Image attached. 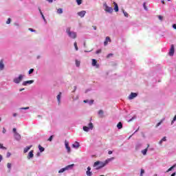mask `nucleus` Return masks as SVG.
Listing matches in <instances>:
<instances>
[{
    "label": "nucleus",
    "instance_id": "aec40b11",
    "mask_svg": "<svg viewBox=\"0 0 176 176\" xmlns=\"http://www.w3.org/2000/svg\"><path fill=\"white\" fill-rule=\"evenodd\" d=\"M32 147V146H30L25 148L23 149V153H27V152H28V151H30V149H31Z\"/></svg>",
    "mask_w": 176,
    "mask_h": 176
},
{
    "label": "nucleus",
    "instance_id": "423d86ee",
    "mask_svg": "<svg viewBox=\"0 0 176 176\" xmlns=\"http://www.w3.org/2000/svg\"><path fill=\"white\" fill-rule=\"evenodd\" d=\"M174 52H175L174 45L172 44L170 45V51L168 52L169 56H174Z\"/></svg>",
    "mask_w": 176,
    "mask_h": 176
},
{
    "label": "nucleus",
    "instance_id": "338daca9",
    "mask_svg": "<svg viewBox=\"0 0 176 176\" xmlns=\"http://www.w3.org/2000/svg\"><path fill=\"white\" fill-rule=\"evenodd\" d=\"M38 12H40V14H41V12H42V10H41L40 8H38Z\"/></svg>",
    "mask_w": 176,
    "mask_h": 176
},
{
    "label": "nucleus",
    "instance_id": "5fc2aeb1",
    "mask_svg": "<svg viewBox=\"0 0 176 176\" xmlns=\"http://www.w3.org/2000/svg\"><path fill=\"white\" fill-rule=\"evenodd\" d=\"M108 154H109V155H112V151H109L108 152Z\"/></svg>",
    "mask_w": 176,
    "mask_h": 176
},
{
    "label": "nucleus",
    "instance_id": "39448f33",
    "mask_svg": "<svg viewBox=\"0 0 176 176\" xmlns=\"http://www.w3.org/2000/svg\"><path fill=\"white\" fill-rule=\"evenodd\" d=\"M93 123L92 122H90L89 124V126H83V130L84 131H89V130H93Z\"/></svg>",
    "mask_w": 176,
    "mask_h": 176
},
{
    "label": "nucleus",
    "instance_id": "de8ad7c7",
    "mask_svg": "<svg viewBox=\"0 0 176 176\" xmlns=\"http://www.w3.org/2000/svg\"><path fill=\"white\" fill-rule=\"evenodd\" d=\"M100 53H101V50H98L96 51V54H100Z\"/></svg>",
    "mask_w": 176,
    "mask_h": 176
},
{
    "label": "nucleus",
    "instance_id": "774afa93",
    "mask_svg": "<svg viewBox=\"0 0 176 176\" xmlns=\"http://www.w3.org/2000/svg\"><path fill=\"white\" fill-rule=\"evenodd\" d=\"M0 122H2V118H1V117H0Z\"/></svg>",
    "mask_w": 176,
    "mask_h": 176
},
{
    "label": "nucleus",
    "instance_id": "473e14b6",
    "mask_svg": "<svg viewBox=\"0 0 176 176\" xmlns=\"http://www.w3.org/2000/svg\"><path fill=\"white\" fill-rule=\"evenodd\" d=\"M41 17H43V19L44 20V21H46V19L45 18V16L43 15V13L42 12H41Z\"/></svg>",
    "mask_w": 176,
    "mask_h": 176
},
{
    "label": "nucleus",
    "instance_id": "6e6d98bb",
    "mask_svg": "<svg viewBox=\"0 0 176 176\" xmlns=\"http://www.w3.org/2000/svg\"><path fill=\"white\" fill-rule=\"evenodd\" d=\"M47 2H50V3H52L53 2V0H47Z\"/></svg>",
    "mask_w": 176,
    "mask_h": 176
},
{
    "label": "nucleus",
    "instance_id": "0e129e2a",
    "mask_svg": "<svg viewBox=\"0 0 176 176\" xmlns=\"http://www.w3.org/2000/svg\"><path fill=\"white\" fill-rule=\"evenodd\" d=\"M24 90V88L19 89V91H23Z\"/></svg>",
    "mask_w": 176,
    "mask_h": 176
},
{
    "label": "nucleus",
    "instance_id": "9d476101",
    "mask_svg": "<svg viewBox=\"0 0 176 176\" xmlns=\"http://www.w3.org/2000/svg\"><path fill=\"white\" fill-rule=\"evenodd\" d=\"M138 94L137 93H131V94L129 96V100H133V98H135L137 97Z\"/></svg>",
    "mask_w": 176,
    "mask_h": 176
},
{
    "label": "nucleus",
    "instance_id": "7ed1b4c3",
    "mask_svg": "<svg viewBox=\"0 0 176 176\" xmlns=\"http://www.w3.org/2000/svg\"><path fill=\"white\" fill-rule=\"evenodd\" d=\"M74 164L68 165L66 167L59 170L58 173H64V171H67V170H69V168H72V167H74Z\"/></svg>",
    "mask_w": 176,
    "mask_h": 176
},
{
    "label": "nucleus",
    "instance_id": "dca6fc26",
    "mask_svg": "<svg viewBox=\"0 0 176 176\" xmlns=\"http://www.w3.org/2000/svg\"><path fill=\"white\" fill-rule=\"evenodd\" d=\"M34 157V150H32L29 154H28V159H31Z\"/></svg>",
    "mask_w": 176,
    "mask_h": 176
},
{
    "label": "nucleus",
    "instance_id": "9b49d317",
    "mask_svg": "<svg viewBox=\"0 0 176 176\" xmlns=\"http://www.w3.org/2000/svg\"><path fill=\"white\" fill-rule=\"evenodd\" d=\"M79 146H80V144L78 142H75L74 144H72V148H74L75 149L79 148Z\"/></svg>",
    "mask_w": 176,
    "mask_h": 176
},
{
    "label": "nucleus",
    "instance_id": "3c124183",
    "mask_svg": "<svg viewBox=\"0 0 176 176\" xmlns=\"http://www.w3.org/2000/svg\"><path fill=\"white\" fill-rule=\"evenodd\" d=\"M162 141L164 142V141H166V137H164L162 139Z\"/></svg>",
    "mask_w": 176,
    "mask_h": 176
},
{
    "label": "nucleus",
    "instance_id": "4be33fe9",
    "mask_svg": "<svg viewBox=\"0 0 176 176\" xmlns=\"http://www.w3.org/2000/svg\"><path fill=\"white\" fill-rule=\"evenodd\" d=\"M176 167V164L173 165V166H171L170 168H169L167 170L166 173H170V171H171L173 168H175Z\"/></svg>",
    "mask_w": 176,
    "mask_h": 176
},
{
    "label": "nucleus",
    "instance_id": "e433bc0d",
    "mask_svg": "<svg viewBox=\"0 0 176 176\" xmlns=\"http://www.w3.org/2000/svg\"><path fill=\"white\" fill-rule=\"evenodd\" d=\"M10 21H12V19H10V18H9L7 21H6V24H10Z\"/></svg>",
    "mask_w": 176,
    "mask_h": 176
},
{
    "label": "nucleus",
    "instance_id": "7c9ffc66",
    "mask_svg": "<svg viewBox=\"0 0 176 176\" xmlns=\"http://www.w3.org/2000/svg\"><path fill=\"white\" fill-rule=\"evenodd\" d=\"M77 2V5H82V0H76Z\"/></svg>",
    "mask_w": 176,
    "mask_h": 176
},
{
    "label": "nucleus",
    "instance_id": "a19ab883",
    "mask_svg": "<svg viewBox=\"0 0 176 176\" xmlns=\"http://www.w3.org/2000/svg\"><path fill=\"white\" fill-rule=\"evenodd\" d=\"M12 154L10 153V152H8L7 153V157H10V155H11Z\"/></svg>",
    "mask_w": 176,
    "mask_h": 176
},
{
    "label": "nucleus",
    "instance_id": "c85d7f7f",
    "mask_svg": "<svg viewBox=\"0 0 176 176\" xmlns=\"http://www.w3.org/2000/svg\"><path fill=\"white\" fill-rule=\"evenodd\" d=\"M74 47L76 49V51L78 50V43L76 42L74 43Z\"/></svg>",
    "mask_w": 176,
    "mask_h": 176
},
{
    "label": "nucleus",
    "instance_id": "6e6552de",
    "mask_svg": "<svg viewBox=\"0 0 176 176\" xmlns=\"http://www.w3.org/2000/svg\"><path fill=\"white\" fill-rule=\"evenodd\" d=\"M86 174L87 176L93 175V173L91 172V168L90 166L87 167Z\"/></svg>",
    "mask_w": 176,
    "mask_h": 176
},
{
    "label": "nucleus",
    "instance_id": "1a4fd4ad",
    "mask_svg": "<svg viewBox=\"0 0 176 176\" xmlns=\"http://www.w3.org/2000/svg\"><path fill=\"white\" fill-rule=\"evenodd\" d=\"M32 83H34V80H32L24 81L23 82V86H27V85H32Z\"/></svg>",
    "mask_w": 176,
    "mask_h": 176
},
{
    "label": "nucleus",
    "instance_id": "49530a36",
    "mask_svg": "<svg viewBox=\"0 0 176 176\" xmlns=\"http://www.w3.org/2000/svg\"><path fill=\"white\" fill-rule=\"evenodd\" d=\"M21 109H30L29 107L21 108Z\"/></svg>",
    "mask_w": 176,
    "mask_h": 176
},
{
    "label": "nucleus",
    "instance_id": "79ce46f5",
    "mask_svg": "<svg viewBox=\"0 0 176 176\" xmlns=\"http://www.w3.org/2000/svg\"><path fill=\"white\" fill-rule=\"evenodd\" d=\"M162 122H163V121H161V122H158V123L157 124V125H156V127H159V126H160V124H162Z\"/></svg>",
    "mask_w": 176,
    "mask_h": 176
},
{
    "label": "nucleus",
    "instance_id": "603ef678",
    "mask_svg": "<svg viewBox=\"0 0 176 176\" xmlns=\"http://www.w3.org/2000/svg\"><path fill=\"white\" fill-rule=\"evenodd\" d=\"M2 159H3V157H2L1 155L0 154V163H1V162H2Z\"/></svg>",
    "mask_w": 176,
    "mask_h": 176
},
{
    "label": "nucleus",
    "instance_id": "c9c22d12",
    "mask_svg": "<svg viewBox=\"0 0 176 176\" xmlns=\"http://www.w3.org/2000/svg\"><path fill=\"white\" fill-rule=\"evenodd\" d=\"M123 13H124V15L125 16V17H129V14L126 12L123 11Z\"/></svg>",
    "mask_w": 176,
    "mask_h": 176
},
{
    "label": "nucleus",
    "instance_id": "8fccbe9b",
    "mask_svg": "<svg viewBox=\"0 0 176 176\" xmlns=\"http://www.w3.org/2000/svg\"><path fill=\"white\" fill-rule=\"evenodd\" d=\"M3 134H5L6 133V129H5V128L3 129Z\"/></svg>",
    "mask_w": 176,
    "mask_h": 176
},
{
    "label": "nucleus",
    "instance_id": "cd10ccee",
    "mask_svg": "<svg viewBox=\"0 0 176 176\" xmlns=\"http://www.w3.org/2000/svg\"><path fill=\"white\" fill-rule=\"evenodd\" d=\"M76 67H79L80 65V61L76 60Z\"/></svg>",
    "mask_w": 176,
    "mask_h": 176
},
{
    "label": "nucleus",
    "instance_id": "a211bd4d",
    "mask_svg": "<svg viewBox=\"0 0 176 176\" xmlns=\"http://www.w3.org/2000/svg\"><path fill=\"white\" fill-rule=\"evenodd\" d=\"M14 138H16V140H21V135H20V134H19V133H16L14 135Z\"/></svg>",
    "mask_w": 176,
    "mask_h": 176
},
{
    "label": "nucleus",
    "instance_id": "c03bdc74",
    "mask_svg": "<svg viewBox=\"0 0 176 176\" xmlns=\"http://www.w3.org/2000/svg\"><path fill=\"white\" fill-rule=\"evenodd\" d=\"M94 102V100H91L89 101V104L91 105V104H93Z\"/></svg>",
    "mask_w": 176,
    "mask_h": 176
},
{
    "label": "nucleus",
    "instance_id": "f3484780",
    "mask_svg": "<svg viewBox=\"0 0 176 176\" xmlns=\"http://www.w3.org/2000/svg\"><path fill=\"white\" fill-rule=\"evenodd\" d=\"M92 65L93 67H96V68H98V65H97V60L96 59H92Z\"/></svg>",
    "mask_w": 176,
    "mask_h": 176
},
{
    "label": "nucleus",
    "instance_id": "09e8293b",
    "mask_svg": "<svg viewBox=\"0 0 176 176\" xmlns=\"http://www.w3.org/2000/svg\"><path fill=\"white\" fill-rule=\"evenodd\" d=\"M173 28H174V30H176V24L173 25Z\"/></svg>",
    "mask_w": 176,
    "mask_h": 176
},
{
    "label": "nucleus",
    "instance_id": "393cba45",
    "mask_svg": "<svg viewBox=\"0 0 176 176\" xmlns=\"http://www.w3.org/2000/svg\"><path fill=\"white\" fill-rule=\"evenodd\" d=\"M57 13H58V14H63V10L61 8L58 9L57 10Z\"/></svg>",
    "mask_w": 176,
    "mask_h": 176
},
{
    "label": "nucleus",
    "instance_id": "ea45409f",
    "mask_svg": "<svg viewBox=\"0 0 176 176\" xmlns=\"http://www.w3.org/2000/svg\"><path fill=\"white\" fill-rule=\"evenodd\" d=\"M48 141L52 142L53 141V135H51L50 138L48 139Z\"/></svg>",
    "mask_w": 176,
    "mask_h": 176
},
{
    "label": "nucleus",
    "instance_id": "412c9836",
    "mask_svg": "<svg viewBox=\"0 0 176 176\" xmlns=\"http://www.w3.org/2000/svg\"><path fill=\"white\" fill-rule=\"evenodd\" d=\"M117 127L119 130H120V129H123V124H122L120 122H118V124H117Z\"/></svg>",
    "mask_w": 176,
    "mask_h": 176
},
{
    "label": "nucleus",
    "instance_id": "4468645a",
    "mask_svg": "<svg viewBox=\"0 0 176 176\" xmlns=\"http://www.w3.org/2000/svg\"><path fill=\"white\" fill-rule=\"evenodd\" d=\"M3 68H5V65L3 64V60H0V71L3 70Z\"/></svg>",
    "mask_w": 176,
    "mask_h": 176
},
{
    "label": "nucleus",
    "instance_id": "72a5a7b5",
    "mask_svg": "<svg viewBox=\"0 0 176 176\" xmlns=\"http://www.w3.org/2000/svg\"><path fill=\"white\" fill-rule=\"evenodd\" d=\"M144 173H145V170L144 169H141L140 176H143Z\"/></svg>",
    "mask_w": 176,
    "mask_h": 176
},
{
    "label": "nucleus",
    "instance_id": "58836bf2",
    "mask_svg": "<svg viewBox=\"0 0 176 176\" xmlns=\"http://www.w3.org/2000/svg\"><path fill=\"white\" fill-rule=\"evenodd\" d=\"M158 19L159 20H160L161 21H163V16L162 15H159L158 16Z\"/></svg>",
    "mask_w": 176,
    "mask_h": 176
},
{
    "label": "nucleus",
    "instance_id": "bb28decb",
    "mask_svg": "<svg viewBox=\"0 0 176 176\" xmlns=\"http://www.w3.org/2000/svg\"><path fill=\"white\" fill-rule=\"evenodd\" d=\"M146 152H148V148H145L143 151H142V153L143 155H146Z\"/></svg>",
    "mask_w": 176,
    "mask_h": 176
},
{
    "label": "nucleus",
    "instance_id": "2f4dec72",
    "mask_svg": "<svg viewBox=\"0 0 176 176\" xmlns=\"http://www.w3.org/2000/svg\"><path fill=\"white\" fill-rule=\"evenodd\" d=\"M0 149H6V147L3 146V144L0 143Z\"/></svg>",
    "mask_w": 176,
    "mask_h": 176
},
{
    "label": "nucleus",
    "instance_id": "680f3d73",
    "mask_svg": "<svg viewBox=\"0 0 176 176\" xmlns=\"http://www.w3.org/2000/svg\"><path fill=\"white\" fill-rule=\"evenodd\" d=\"M170 176H175V173H173Z\"/></svg>",
    "mask_w": 176,
    "mask_h": 176
},
{
    "label": "nucleus",
    "instance_id": "f8f14e48",
    "mask_svg": "<svg viewBox=\"0 0 176 176\" xmlns=\"http://www.w3.org/2000/svg\"><path fill=\"white\" fill-rule=\"evenodd\" d=\"M77 14L80 16V17H85V15L86 14V11L82 10L81 12H78Z\"/></svg>",
    "mask_w": 176,
    "mask_h": 176
},
{
    "label": "nucleus",
    "instance_id": "f257e3e1",
    "mask_svg": "<svg viewBox=\"0 0 176 176\" xmlns=\"http://www.w3.org/2000/svg\"><path fill=\"white\" fill-rule=\"evenodd\" d=\"M108 164V161H105L104 162L97 161L94 162V167H96V170H100V168H102V167H105Z\"/></svg>",
    "mask_w": 176,
    "mask_h": 176
},
{
    "label": "nucleus",
    "instance_id": "69168bd1",
    "mask_svg": "<svg viewBox=\"0 0 176 176\" xmlns=\"http://www.w3.org/2000/svg\"><path fill=\"white\" fill-rule=\"evenodd\" d=\"M161 2L163 3V5H164V0H162Z\"/></svg>",
    "mask_w": 176,
    "mask_h": 176
},
{
    "label": "nucleus",
    "instance_id": "f03ea898",
    "mask_svg": "<svg viewBox=\"0 0 176 176\" xmlns=\"http://www.w3.org/2000/svg\"><path fill=\"white\" fill-rule=\"evenodd\" d=\"M66 32L69 36V38H72V39L76 38V33L71 31V28H67L66 30Z\"/></svg>",
    "mask_w": 176,
    "mask_h": 176
},
{
    "label": "nucleus",
    "instance_id": "bf43d9fd",
    "mask_svg": "<svg viewBox=\"0 0 176 176\" xmlns=\"http://www.w3.org/2000/svg\"><path fill=\"white\" fill-rule=\"evenodd\" d=\"M88 102H89L88 100H84V102H85V103H87Z\"/></svg>",
    "mask_w": 176,
    "mask_h": 176
},
{
    "label": "nucleus",
    "instance_id": "a878e982",
    "mask_svg": "<svg viewBox=\"0 0 176 176\" xmlns=\"http://www.w3.org/2000/svg\"><path fill=\"white\" fill-rule=\"evenodd\" d=\"M98 115H101V118H102V115H104V111L102 110H99L98 111Z\"/></svg>",
    "mask_w": 176,
    "mask_h": 176
},
{
    "label": "nucleus",
    "instance_id": "13d9d810",
    "mask_svg": "<svg viewBox=\"0 0 176 176\" xmlns=\"http://www.w3.org/2000/svg\"><path fill=\"white\" fill-rule=\"evenodd\" d=\"M93 27V28H94V30H97V26H92Z\"/></svg>",
    "mask_w": 176,
    "mask_h": 176
},
{
    "label": "nucleus",
    "instance_id": "f704fd0d",
    "mask_svg": "<svg viewBox=\"0 0 176 176\" xmlns=\"http://www.w3.org/2000/svg\"><path fill=\"white\" fill-rule=\"evenodd\" d=\"M7 167H8V168H12V164H10V163H8L7 164Z\"/></svg>",
    "mask_w": 176,
    "mask_h": 176
},
{
    "label": "nucleus",
    "instance_id": "052dcab7",
    "mask_svg": "<svg viewBox=\"0 0 176 176\" xmlns=\"http://www.w3.org/2000/svg\"><path fill=\"white\" fill-rule=\"evenodd\" d=\"M13 116H14V117L17 116V113H14L13 114Z\"/></svg>",
    "mask_w": 176,
    "mask_h": 176
},
{
    "label": "nucleus",
    "instance_id": "2eb2a0df",
    "mask_svg": "<svg viewBox=\"0 0 176 176\" xmlns=\"http://www.w3.org/2000/svg\"><path fill=\"white\" fill-rule=\"evenodd\" d=\"M108 42H111V38H109V36L106 37V39L104 42V46H107V45H108Z\"/></svg>",
    "mask_w": 176,
    "mask_h": 176
},
{
    "label": "nucleus",
    "instance_id": "0eeeda50",
    "mask_svg": "<svg viewBox=\"0 0 176 176\" xmlns=\"http://www.w3.org/2000/svg\"><path fill=\"white\" fill-rule=\"evenodd\" d=\"M65 146L66 149L67 150V153H71V147L69 146V144L67 140L65 141Z\"/></svg>",
    "mask_w": 176,
    "mask_h": 176
},
{
    "label": "nucleus",
    "instance_id": "ddd939ff",
    "mask_svg": "<svg viewBox=\"0 0 176 176\" xmlns=\"http://www.w3.org/2000/svg\"><path fill=\"white\" fill-rule=\"evenodd\" d=\"M105 11L108 12V13H112V12H113V8L107 6Z\"/></svg>",
    "mask_w": 176,
    "mask_h": 176
},
{
    "label": "nucleus",
    "instance_id": "20e7f679",
    "mask_svg": "<svg viewBox=\"0 0 176 176\" xmlns=\"http://www.w3.org/2000/svg\"><path fill=\"white\" fill-rule=\"evenodd\" d=\"M23 74H20L18 78L14 79V83H20L23 80Z\"/></svg>",
    "mask_w": 176,
    "mask_h": 176
},
{
    "label": "nucleus",
    "instance_id": "37998d69",
    "mask_svg": "<svg viewBox=\"0 0 176 176\" xmlns=\"http://www.w3.org/2000/svg\"><path fill=\"white\" fill-rule=\"evenodd\" d=\"M12 131L16 134L17 133L16 128H13Z\"/></svg>",
    "mask_w": 176,
    "mask_h": 176
},
{
    "label": "nucleus",
    "instance_id": "a18cd8bd",
    "mask_svg": "<svg viewBox=\"0 0 176 176\" xmlns=\"http://www.w3.org/2000/svg\"><path fill=\"white\" fill-rule=\"evenodd\" d=\"M175 120H176V116H174L172 123H174V122H175Z\"/></svg>",
    "mask_w": 176,
    "mask_h": 176
},
{
    "label": "nucleus",
    "instance_id": "4c0bfd02",
    "mask_svg": "<svg viewBox=\"0 0 176 176\" xmlns=\"http://www.w3.org/2000/svg\"><path fill=\"white\" fill-rule=\"evenodd\" d=\"M34 72V69H30L29 70V74L31 75V74H32Z\"/></svg>",
    "mask_w": 176,
    "mask_h": 176
},
{
    "label": "nucleus",
    "instance_id": "5701e85b",
    "mask_svg": "<svg viewBox=\"0 0 176 176\" xmlns=\"http://www.w3.org/2000/svg\"><path fill=\"white\" fill-rule=\"evenodd\" d=\"M38 149H39L40 152H44L45 151V148H43L41 145H38Z\"/></svg>",
    "mask_w": 176,
    "mask_h": 176
},
{
    "label": "nucleus",
    "instance_id": "6ab92c4d",
    "mask_svg": "<svg viewBox=\"0 0 176 176\" xmlns=\"http://www.w3.org/2000/svg\"><path fill=\"white\" fill-rule=\"evenodd\" d=\"M113 5L115 6L114 8L115 12H119V6H118V3H116V2H113Z\"/></svg>",
    "mask_w": 176,
    "mask_h": 176
},
{
    "label": "nucleus",
    "instance_id": "c756f323",
    "mask_svg": "<svg viewBox=\"0 0 176 176\" xmlns=\"http://www.w3.org/2000/svg\"><path fill=\"white\" fill-rule=\"evenodd\" d=\"M143 8H144V10H148V8H146V3H143Z\"/></svg>",
    "mask_w": 176,
    "mask_h": 176
},
{
    "label": "nucleus",
    "instance_id": "e2e57ef3",
    "mask_svg": "<svg viewBox=\"0 0 176 176\" xmlns=\"http://www.w3.org/2000/svg\"><path fill=\"white\" fill-rule=\"evenodd\" d=\"M111 56H112V54H109L107 57H111Z\"/></svg>",
    "mask_w": 176,
    "mask_h": 176
},
{
    "label": "nucleus",
    "instance_id": "4d7b16f0",
    "mask_svg": "<svg viewBox=\"0 0 176 176\" xmlns=\"http://www.w3.org/2000/svg\"><path fill=\"white\" fill-rule=\"evenodd\" d=\"M163 143V141H162V140L159 142L160 145H162V144Z\"/></svg>",
    "mask_w": 176,
    "mask_h": 176
},
{
    "label": "nucleus",
    "instance_id": "864d4df0",
    "mask_svg": "<svg viewBox=\"0 0 176 176\" xmlns=\"http://www.w3.org/2000/svg\"><path fill=\"white\" fill-rule=\"evenodd\" d=\"M29 30L31 31L32 32H34V31H35L32 28H29Z\"/></svg>",
    "mask_w": 176,
    "mask_h": 176
},
{
    "label": "nucleus",
    "instance_id": "b1692460",
    "mask_svg": "<svg viewBox=\"0 0 176 176\" xmlns=\"http://www.w3.org/2000/svg\"><path fill=\"white\" fill-rule=\"evenodd\" d=\"M56 98H57L58 102H60V101L61 100V92H60L59 94L56 96Z\"/></svg>",
    "mask_w": 176,
    "mask_h": 176
}]
</instances>
